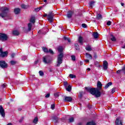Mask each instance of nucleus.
Masks as SVG:
<instances>
[{"mask_svg":"<svg viewBox=\"0 0 125 125\" xmlns=\"http://www.w3.org/2000/svg\"><path fill=\"white\" fill-rule=\"evenodd\" d=\"M116 91V88H113L111 89V93H114Z\"/></svg>","mask_w":125,"mask_h":125,"instance_id":"40","label":"nucleus"},{"mask_svg":"<svg viewBox=\"0 0 125 125\" xmlns=\"http://www.w3.org/2000/svg\"><path fill=\"white\" fill-rule=\"evenodd\" d=\"M41 8H42V7L41 8H37L35 9V11H40V10H41Z\"/></svg>","mask_w":125,"mask_h":125,"instance_id":"45","label":"nucleus"},{"mask_svg":"<svg viewBox=\"0 0 125 125\" xmlns=\"http://www.w3.org/2000/svg\"><path fill=\"white\" fill-rule=\"evenodd\" d=\"M8 54V52L2 51V48H0V57H7V55Z\"/></svg>","mask_w":125,"mask_h":125,"instance_id":"6","label":"nucleus"},{"mask_svg":"<svg viewBox=\"0 0 125 125\" xmlns=\"http://www.w3.org/2000/svg\"><path fill=\"white\" fill-rule=\"evenodd\" d=\"M58 50L60 54L58 55L57 60V67H60V65L63 63V57H64V54H63V50L64 48L62 46H60L58 47Z\"/></svg>","mask_w":125,"mask_h":125,"instance_id":"2","label":"nucleus"},{"mask_svg":"<svg viewBox=\"0 0 125 125\" xmlns=\"http://www.w3.org/2000/svg\"><path fill=\"white\" fill-rule=\"evenodd\" d=\"M69 122L70 123H73L74 122V118L73 117H70L69 119Z\"/></svg>","mask_w":125,"mask_h":125,"instance_id":"34","label":"nucleus"},{"mask_svg":"<svg viewBox=\"0 0 125 125\" xmlns=\"http://www.w3.org/2000/svg\"><path fill=\"white\" fill-rule=\"evenodd\" d=\"M7 84H6V83H4V84H3L2 85V86L3 87H6V86H7Z\"/></svg>","mask_w":125,"mask_h":125,"instance_id":"48","label":"nucleus"},{"mask_svg":"<svg viewBox=\"0 0 125 125\" xmlns=\"http://www.w3.org/2000/svg\"><path fill=\"white\" fill-rule=\"evenodd\" d=\"M31 28H32V23H29L28 24V31H31Z\"/></svg>","mask_w":125,"mask_h":125,"instance_id":"25","label":"nucleus"},{"mask_svg":"<svg viewBox=\"0 0 125 125\" xmlns=\"http://www.w3.org/2000/svg\"><path fill=\"white\" fill-rule=\"evenodd\" d=\"M15 57V53H12L11 55V57L12 58H14V57Z\"/></svg>","mask_w":125,"mask_h":125,"instance_id":"46","label":"nucleus"},{"mask_svg":"<svg viewBox=\"0 0 125 125\" xmlns=\"http://www.w3.org/2000/svg\"><path fill=\"white\" fill-rule=\"evenodd\" d=\"M30 22L31 23H35L36 22V19L35 18V17H32L30 19Z\"/></svg>","mask_w":125,"mask_h":125,"instance_id":"19","label":"nucleus"},{"mask_svg":"<svg viewBox=\"0 0 125 125\" xmlns=\"http://www.w3.org/2000/svg\"><path fill=\"white\" fill-rule=\"evenodd\" d=\"M20 11L21 10L19 8H17L14 9V13L15 14H19V13H20Z\"/></svg>","mask_w":125,"mask_h":125,"instance_id":"15","label":"nucleus"},{"mask_svg":"<svg viewBox=\"0 0 125 125\" xmlns=\"http://www.w3.org/2000/svg\"><path fill=\"white\" fill-rule=\"evenodd\" d=\"M43 0V1H44V2H46V1H47V0Z\"/></svg>","mask_w":125,"mask_h":125,"instance_id":"62","label":"nucleus"},{"mask_svg":"<svg viewBox=\"0 0 125 125\" xmlns=\"http://www.w3.org/2000/svg\"><path fill=\"white\" fill-rule=\"evenodd\" d=\"M97 86V88H88V91H89L91 94H92V95H95L96 97H100V96H101V92H100L99 90L102 88V83H101L100 81L98 82Z\"/></svg>","mask_w":125,"mask_h":125,"instance_id":"1","label":"nucleus"},{"mask_svg":"<svg viewBox=\"0 0 125 125\" xmlns=\"http://www.w3.org/2000/svg\"><path fill=\"white\" fill-rule=\"evenodd\" d=\"M112 83L111 82H109L106 84V85L105 86L104 88H108L110 85H112Z\"/></svg>","mask_w":125,"mask_h":125,"instance_id":"21","label":"nucleus"},{"mask_svg":"<svg viewBox=\"0 0 125 125\" xmlns=\"http://www.w3.org/2000/svg\"><path fill=\"white\" fill-rule=\"evenodd\" d=\"M83 97V94L82 93H80V95H79V97L80 98H81V97Z\"/></svg>","mask_w":125,"mask_h":125,"instance_id":"51","label":"nucleus"},{"mask_svg":"<svg viewBox=\"0 0 125 125\" xmlns=\"http://www.w3.org/2000/svg\"><path fill=\"white\" fill-rule=\"evenodd\" d=\"M48 52H49V53H50L51 54H54V52L53 51H52L51 49H50L48 51Z\"/></svg>","mask_w":125,"mask_h":125,"instance_id":"41","label":"nucleus"},{"mask_svg":"<svg viewBox=\"0 0 125 125\" xmlns=\"http://www.w3.org/2000/svg\"><path fill=\"white\" fill-rule=\"evenodd\" d=\"M66 89L67 91L70 92L72 90V86H71V85H69L66 88Z\"/></svg>","mask_w":125,"mask_h":125,"instance_id":"26","label":"nucleus"},{"mask_svg":"<svg viewBox=\"0 0 125 125\" xmlns=\"http://www.w3.org/2000/svg\"><path fill=\"white\" fill-rule=\"evenodd\" d=\"M64 85H67L68 84V83L67 82L64 83Z\"/></svg>","mask_w":125,"mask_h":125,"instance_id":"56","label":"nucleus"},{"mask_svg":"<svg viewBox=\"0 0 125 125\" xmlns=\"http://www.w3.org/2000/svg\"><path fill=\"white\" fill-rule=\"evenodd\" d=\"M69 77H70V78H71V79H74V78H76V76H75V75H73V74H70L69 75Z\"/></svg>","mask_w":125,"mask_h":125,"instance_id":"37","label":"nucleus"},{"mask_svg":"<svg viewBox=\"0 0 125 125\" xmlns=\"http://www.w3.org/2000/svg\"><path fill=\"white\" fill-rule=\"evenodd\" d=\"M42 31H43V32H45V33L48 32V29H47V28L45 27V29L43 28L42 30L39 31V33H41Z\"/></svg>","mask_w":125,"mask_h":125,"instance_id":"22","label":"nucleus"},{"mask_svg":"<svg viewBox=\"0 0 125 125\" xmlns=\"http://www.w3.org/2000/svg\"><path fill=\"white\" fill-rule=\"evenodd\" d=\"M50 95L49 94H47L45 96L46 98H48V97H49Z\"/></svg>","mask_w":125,"mask_h":125,"instance_id":"49","label":"nucleus"},{"mask_svg":"<svg viewBox=\"0 0 125 125\" xmlns=\"http://www.w3.org/2000/svg\"><path fill=\"white\" fill-rule=\"evenodd\" d=\"M19 32L17 30H14L13 31V35H14V36H19Z\"/></svg>","mask_w":125,"mask_h":125,"instance_id":"16","label":"nucleus"},{"mask_svg":"<svg viewBox=\"0 0 125 125\" xmlns=\"http://www.w3.org/2000/svg\"><path fill=\"white\" fill-rule=\"evenodd\" d=\"M44 17H46V16H47V14H45L44 15H43Z\"/></svg>","mask_w":125,"mask_h":125,"instance_id":"57","label":"nucleus"},{"mask_svg":"<svg viewBox=\"0 0 125 125\" xmlns=\"http://www.w3.org/2000/svg\"><path fill=\"white\" fill-rule=\"evenodd\" d=\"M19 122H20V123H22V122H23V118L21 119L20 120Z\"/></svg>","mask_w":125,"mask_h":125,"instance_id":"52","label":"nucleus"},{"mask_svg":"<svg viewBox=\"0 0 125 125\" xmlns=\"http://www.w3.org/2000/svg\"><path fill=\"white\" fill-rule=\"evenodd\" d=\"M111 37H112V38L111 39V41H112V42H116V38L115 37L113 36V35H111Z\"/></svg>","mask_w":125,"mask_h":125,"instance_id":"36","label":"nucleus"},{"mask_svg":"<svg viewBox=\"0 0 125 125\" xmlns=\"http://www.w3.org/2000/svg\"><path fill=\"white\" fill-rule=\"evenodd\" d=\"M78 42L80 44H83V38L81 36H80L78 38Z\"/></svg>","mask_w":125,"mask_h":125,"instance_id":"14","label":"nucleus"},{"mask_svg":"<svg viewBox=\"0 0 125 125\" xmlns=\"http://www.w3.org/2000/svg\"><path fill=\"white\" fill-rule=\"evenodd\" d=\"M78 125H82V123H80L78 124Z\"/></svg>","mask_w":125,"mask_h":125,"instance_id":"63","label":"nucleus"},{"mask_svg":"<svg viewBox=\"0 0 125 125\" xmlns=\"http://www.w3.org/2000/svg\"><path fill=\"white\" fill-rule=\"evenodd\" d=\"M85 49H86V50H87V51H91V50H92V48L90 46H86L85 47Z\"/></svg>","mask_w":125,"mask_h":125,"instance_id":"23","label":"nucleus"},{"mask_svg":"<svg viewBox=\"0 0 125 125\" xmlns=\"http://www.w3.org/2000/svg\"><path fill=\"white\" fill-rule=\"evenodd\" d=\"M0 66L1 68L4 69V68H7V64L4 61H0Z\"/></svg>","mask_w":125,"mask_h":125,"instance_id":"7","label":"nucleus"},{"mask_svg":"<svg viewBox=\"0 0 125 125\" xmlns=\"http://www.w3.org/2000/svg\"><path fill=\"white\" fill-rule=\"evenodd\" d=\"M38 62H39L38 60L36 61L35 62V64H37Z\"/></svg>","mask_w":125,"mask_h":125,"instance_id":"54","label":"nucleus"},{"mask_svg":"<svg viewBox=\"0 0 125 125\" xmlns=\"http://www.w3.org/2000/svg\"><path fill=\"white\" fill-rule=\"evenodd\" d=\"M59 95H60V92L55 93L54 94V96L55 97H58L59 96Z\"/></svg>","mask_w":125,"mask_h":125,"instance_id":"33","label":"nucleus"},{"mask_svg":"<svg viewBox=\"0 0 125 125\" xmlns=\"http://www.w3.org/2000/svg\"><path fill=\"white\" fill-rule=\"evenodd\" d=\"M75 46H76V47L79 46V44H78V43L75 44Z\"/></svg>","mask_w":125,"mask_h":125,"instance_id":"55","label":"nucleus"},{"mask_svg":"<svg viewBox=\"0 0 125 125\" xmlns=\"http://www.w3.org/2000/svg\"><path fill=\"white\" fill-rule=\"evenodd\" d=\"M0 11L1 12L0 13V17L2 18H4V17H7V13H8L9 9L6 7H2L0 8Z\"/></svg>","mask_w":125,"mask_h":125,"instance_id":"3","label":"nucleus"},{"mask_svg":"<svg viewBox=\"0 0 125 125\" xmlns=\"http://www.w3.org/2000/svg\"><path fill=\"white\" fill-rule=\"evenodd\" d=\"M64 40L65 41H67V42H71V40L70 39V38L65 37H64Z\"/></svg>","mask_w":125,"mask_h":125,"instance_id":"29","label":"nucleus"},{"mask_svg":"<svg viewBox=\"0 0 125 125\" xmlns=\"http://www.w3.org/2000/svg\"><path fill=\"white\" fill-rule=\"evenodd\" d=\"M115 125H123V122H122V118H121V117L116 119Z\"/></svg>","mask_w":125,"mask_h":125,"instance_id":"9","label":"nucleus"},{"mask_svg":"<svg viewBox=\"0 0 125 125\" xmlns=\"http://www.w3.org/2000/svg\"><path fill=\"white\" fill-rule=\"evenodd\" d=\"M93 36L94 37V39H97L98 38V33L97 32H95L93 33Z\"/></svg>","mask_w":125,"mask_h":125,"instance_id":"17","label":"nucleus"},{"mask_svg":"<svg viewBox=\"0 0 125 125\" xmlns=\"http://www.w3.org/2000/svg\"><path fill=\"white\" fill-rule=\"evenodd\" d=\"M82 27L83 28H86L87 25H86V24L85 23H83V24H82Z\"/></svg>","mask_w":125,"mask_h":125,"instance_id":"44","label":"nucleus"},{"mask_svg":"<svg viewBox=\"0 0 125 125\" xmlns=\"http://www.w3.org/2000/svg\"><path fill=\"white\" fill-rule=\"evenodd\" d=\"M73 100V98L71 97L64 96L63 101L64 102H71Z\"/></svg>","mask_w":125,"mask_h":125,"instance_id":"11","label":"nucleus"},{"mask_svg":"<svg viewBox=\"0 0 125 125\" xmlns=\"http://www.w3.org/2000/svg\"><path fill=\"white\" fill-rule=\"evenodd\" d=\"M51 61H52V59H51V57L49 56H46L43 58V62H44L45 64L51 63Z\"/></svg>","mask_w":125,"mask_h":125,"instance_id":"4","label":"nucleus"},{"mask_svg":"<svg viewBox=\"0 0 125 125\" xmlns=\"http://www.w3.org/2000/svg\"><path fill=\"white\" fill-rule=\"evenodd\" d=\"M122 48H125V44L122 46Z\"/></svg>","mask_w":125,"mask_h":125,"instance_id":"58","label":"nucleus"},{"mask_svg":"<svg viewBox=\"0 0 125 125\" xmlns=\"http://www.w3.org/2000/svg\"><path fill=\"white\" fill-rule=\"evenodd\" d=\"M112 23V22L111 21H108L107 22V25H108V26H111V24Z\"/></svg>","mask_w":125,"mask_h":125,"instance_id":"42","label":"nucleus"},{"mask_svg":"<svg viewBox=\"0 0 125 125\" xmlns=\"http://www.w3.org/2000/svg\"><path fill=\"white\" fill-rule=\"evenodd\" d=\"M86 125H95V123L92 121V122H88Z\"/></svg>","mask_w":125,"mask_h":125,"instance_id":"27","label":"nucleus"},{"mask_svg":"<svg viewBox=\"0 0 125 125\" xmlns=\"http://www.w3.org/2000/svg\"><path fill=\"white\" fill-rule=\"evenodd\" d=\"M48 20L50 23H52L53 22V15L51 13L50 14L47 15Z\"/></svg>","mask_w":125,"mask_h":125,"instance_id":"10","label":"nucleus"},{"mask_svg":"<svg viewBox=\"0 0 125 125\" xmlns=\"http://www.w3.org/2000/svg\"><path fill=\"white\" fill-rule=\"evenodd\" d=\"M85 56L87 58H88V59H92V56H91V55L90 54L86 53Z\"/></svg>","mask_w":125,"mask_h":125,"instance_id":"20","label":"nucleus"},{"mask_svg":"<svg viewBox=\"0 0 125 125\" xmlns=\"http://www.w3.org/2000/svg\"><path fill=\"white\" fill-rule=\"evenodd\" d=\"M11 64L12 65H14V64H15V62L13 61H11Z\"/></svg>","mask_w":125,"mask_h":125,"instance_id":"47","label":"nucleus"},{"mask_svg":"<svg viewBox=\"0 0 125 125\" xmlns=\"http://www.w3.org/2000/svg\"><path fill=\"white\" fill-rule=\"evenodd\" d=\"M39 74L40 76H43V72L42 70H40L39 71Z\"/></svg>","mask_w":125,"mask_h":125,"instance_id":"38","label":"nucleus"},{"mask_svg":"<svg viewBox=\"0 0 125 125\" xmlns=\"http://www.w3.org/2000/svg\"><path fill=\"white\" fill-rule=\"evenodd\" d=\"M26 59H27V56H24L22 58V60H23V61H25V60H26Z\"/></svg>","mask_w":125,"mask_h":125,"instance_id":"39","label":"nucleus"},{"mask_svg":"<svg viewBox=\"0 0 125 125\" xmlns=\"http://www.w3.org/2000/svg\"><path fill=\"white\" fill-rule=\"evenodd\" d=\"M124 4H124L123 3H121V5H122V6H124Z\"/></svg>","mask_w":125,"mask_h":125,"instance_id":"61","label":"nucleus"},{"mask_svg":"<svg viewBox=\"0 0 125 125\" xmlns=\"http://www.w3.org/2000/svg\"><path fill=\"white\" fill-rule=\"evenodd\" d=\"M103 69L104 70H107L108 69V62L106 61H104L103 63Z\"/></svg>","mask_w":125,"mask_h":125,"instance_id":"12","label":"nucleus"},{"mask_svg":"<svg viewBox=\"0 0 125 125\" xmlns=\"http://www.w3.org/2000/svg\"><path fill=\"white\" fill-rule=\"evenodd\" d=\"M84 61L86 63H88V62H89V60H85Z\"/></svg>","mask_w":125,"mask_h":125,"instance_id":"50","label":"nucleus"},{"mask_svg":"<svg viewBox=\"0 0 125 125\" xmlns=\"http://www.w3.org/2000/svg\"><path fill=\"white\" fill-rule=\"evenodd\" d=\"M52 119L55 121V123L57 122V121H58V117H57L56 116L53 117Z\"/></svg>","mask_w":125,"mask_h":125,"instance_id":"28","label":"nucleus"},{"mask_svg":"<svg viewBox=\"0 0 125 125\" xmlns=\"http://www.w3.org/2000/svg\"><path fill=\"white\" fill-rule=\"evenodd\" d=\"M29 7V6L27 5L22 4L21 5V8H23V9H27Z\"/></svg>","mask_w":125,"mask_h":125,"instance_id":"24","label":"nucleus"},{"mask_svg":"<svg viewBox=\"0 0 125 125\" xmlns=\"http://www.w3.org/2000/svg\"><path fill=\"white\" fill-rule=\"evenodd\" d=\"M95 65H97V66H99V63L98 62H95Z\"/></svg>","mask_w":125,"mask_h":125,"instance_id":"53","label":"nucleus"},{"mask_svg":"<svg viewBox=\"0 0 125 125\" xmlns=\"http://www.w3.org/2000/svg\"><path fill=\"white\" fill-rule=\"evenodd\" d=\"M93 4H94V1H91L89 3V6L92 8V6H93Z\"/></svg>","mask_w":125,"mask_h":125,"instance_id":"30","label":"nucleus"},{"mask_svg":"<svg viewBox=\"0 0 125 125\" xmlns=\"http://www.w3.org/2000/svg\"><path fill=\"white\" fill-rule=\"evenodd\" d=\"M7 125H12V124H11V123H8Z\"/></svg>","mask_w":125,"mask_h":125,"instance_id":"59","label":"nucleus"},{"mask_svg":"<svg viewBox=\"0 0 125 125\" xmlns=\"http://www.w3.org/2000/svg\"><path fill=\"white\" fill-rule=\"evenodd\" d=\"M97 18L98 19H102V15L100 14H98Z\"/></svg>","mask_w":125,"mask_h":125,"instance_id":"32","label":"nucleus"},{"mask_svg":"<svg viewBox=\"0 0 125 125\" xmlns=\"http://www.w3.org/2000/svg\"><path fill=\"white\" fill-rule=\"evenodd\" d=\"M19 111H21V109H19Z\"/></svg>","mask_w":125,"mask_h":125,"instance_id":"64","label":"nucleus"},{"mask_svg":"<svg viewBox=\"0 0 125 125\" xmlns=\"http://www.w3.org/2000/svg\"><path fill=\"white\" fill-rule=\"evenodd\" d=\"M42 50L44 51V52H48V49L45 47H42Z\"/></svg>","mask_w":125,"mask_h":125,"instance_id":"31","label":"nucleus"},{"mask_svg":"<svg viewBox=\"0 0 125 125\" xmlns=\"http://www.w3.org/2000/svg\"><path fill=\"white\" fill-rule=\"evenodd\" d=\"M55 107V104H52L51 106V108L52 110H54V108Z\"/></svg>","mask_w":125,"mask_h":125,"instance_id":"43","label":"nucleus"},{"mask_svg":"<svg viewBox=\"0 0 125 125\" xmlns=\"http://www.w3.org/2000/svg\"><path fill=\"white\" fill-rule=\"evenodd\" d=\"M0 115L1 117H5V112H4V109L2 105H0Z\"/></svg>","mask_w":125,"mask_h":125,"instance_id":"8","label":"nucleus"},{"mask_svg":"<svg viewBox=\"0 0 125 125\" xmlns=\"http://www.w3.org/2000/svg\"><path fill=\"white\" fill-rule=\"evenodd\" d=\"M38 122H39V119H38V117H35L33 120V123L34 124H35V125H37L38 124Z\"/></svg>","mask_w":125,"mask_h":125,"instance_id":"18","label":"nucleus"},{"mask_svg":"<svg viewBox=\"0 0 125 125\" xmlns=\"http://www.w3.org/2000/svg\"><path fill=\"white\" fill-rule=\"evenodd\" d=\"M87 71H90V68H88L87 69Z\"/></svg>","mask_w":125,"mask_h":125,"instance_id":"60","label":"nucleus"},{"mask_svg":"<svg viewBox=\"0 0 125 125\" xmlns=\"http://www.w3.org/2000/svg\"><path fill=\"white\" fill-rule=\"evenodd\" d=\"M73 14H74V12L72 11H68L67 14V18H71L73 16Z\"/></svg>","mask_w":125,"mask_h":125,"instance_id":"13","label":"nucleus"},{"mask_svg":"<svg viewBox=\"0 0 125 125\" xmlns=\"http://www.w3.org/2000/svg\"><path fill=\"white\" fill-rule=\"evenodd\" d=\"M8 39V36L7 35L4 33H0V41L1 42H5V41H7Z\"/></svg>","mask_w":125,"mask_h":125,"instance_id":"5","label":"nucleus"},{"mask_svg":"<svg viewBox=\"0 0 125 125\" xmlns=\"http://www.w3.org/2000/svg\"><path fill=\"white\" fill-rule=\"evenodd\" d=\"M71 59L73 61H75V60H76V56H75V55H72Z\"/></svg>","mask_w":125,"mask_h":125,"instance_id":"35","label":"nucleus"}]
</instances>
